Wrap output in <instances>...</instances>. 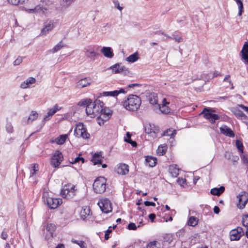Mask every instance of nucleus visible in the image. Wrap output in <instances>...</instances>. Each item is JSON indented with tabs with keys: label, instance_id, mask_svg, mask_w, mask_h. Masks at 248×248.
Listing matches in <instances>:
<instances>
[{
	"label": "nucleus",
	"instance_id": "obj_52",
	"mask_svg": "<svg viewBox=\"0 0 248 248\" xmlns=\"http://www.w3.org/2000/svg\"><path fill=\"white\" fill-rule=\"evenodd\" d=\"M6 131L9 133H12L13 132V127L12 125L11 124H10V123L7 124L6 126Z\"/></svg>",
	"mask_w": 248,
	"mask_h": 248
},
{
	"label": "nucleus",
	"instance_id": "obj_36",
	"mask_svg": "<svg viewBox=\"0 0 248 248\" xmlns=\"http://www.w3.org/2000/svg\"><path fill=\"white\" fill-rule=\"evenodd\" d=\"M71 242L74 244L78 245L80 248H86L87 245L85 242L81 240H77L74 239L71 240Z\"/></svg>",
	"mask_w": 248,
	"mask_h": 248
},
{
	"label": "nucleus",
	"instance_id": "obj_49",
	"mask_svg": "<svg viewBox=\"0 0 248 248\" xmlns=\"http://www.w3.org/2000/svg\"><path fill=\"white\" fill-rule=\"evenodd\" d=\"M80 161H81L82 163H83L84 162L85 160L83 157L78 156L76 157L74 160L70 161V163L71 164H75L79 162Z\"/></svg>",
	"mask_w": 248,
	"mask_h": 248
},
{
	"label": "nucleus",
	"instance_id": "obj_40",
	"mask_svg": "<svg viewBox=\"0 0 248 248\" xmlns=\"http://www.w3.org/2000/svg\"><path fill=\"white\" fill-rule=\"evenodd\" d=\"M85 55L88 58L94 59L96 56V53L94 51H89L87 49L85 51Z\"/></svg>",
	"mask_w": 248,
	"mask_h": 248
},
{
	"label": "nucleus",
	"instance_id": "obj_31",
	"mask_svg": "<svg viewBox=\"0 0 248 248\" xmlns=\"http://www.w3.org/2000/svg\"><path fill=\"white\" fill-rule=\"evenodd\" d=\"M64 46L65 45L63 44L62 41H61L50 50V52L53 53H55Z\"/></svg>",
	"mask_w": 248,
	"mask_h": 248
},
{
	"label": "nucleus",
	"instance_id": "obj_22",
	"mask_svg": "<svg viewBox=\"0 0 248 248\" xmlns=\"http://www.w3.org/2000/svg\"><path fill=\"white\" fill-rule=\"evenodd\" d=\"M225 190V187L223 186H220L219 188H213L211 189L210 193L211 194L213 195H216L219 196H220L223 192H224Z\"/></svg>",
	"mask_w": 248,
	"mask_h": 248
},
{
	"label": "nucleus",
	"instance_id": "obj_64",
	"mask_svg": "<svg viewBox=\"0 0 248 248\" xmlns=\"http://www.w3.org/2000/svg\"><path fill=\"white\" fill-rule=\"evenodd\" d=\"M155 214H150L149 215V218L151 220V221L152 222H154V219L155 218Z\"/></svg>",
	"mask_w": 248,
	"mask_h": 248
},
{
	"label": "nucleus",
	"instance_id": "obj_53",
	"mask_svg": "<svg viewBox=\"0 0 248 248\" xmlns=\"http://www.w3.org/2000/svg\"><path fill=\"white\" fill-rule=\"evenodd\" d=\"M97 117L105 122L108 120L110 118L108 117V115H104V114L102 113H100V114Z\"/></svg>",
	"mask_w": 248,
	"mask_h": 248
},
{
	"label": "nucleus",
	"instance_id": "obj_29",
	"mask_svg": "<svg viewBox=\"0 0 248 248\" xmlns=\"http://www.w3.org/2000/svg\"><path fill=\"white\" fill-rule=\"evenodd\" d=\"M148 100L150 103L153 105H157L159 106L157 104V96L156 94L153 93H151L148 97Z\"/></svg>",
	"mask_w": 248,
	"mask_h": 248
},
{
	"label": "nucleus",
	"instance_id": "obj_46",
	"mask_svg": "<svg viewBox=\"0 0 248 248\" xmlns=\"http://www.w3.org/2000/svg\"><path fill=\"white\" fill-rule=\"evenodd\" d=\"M27 0H8V2L13 5H16L18 4H23Z\"/></svg>",
	"mask_w": 248,
	"mask_h": 248
},
{
	"label": "nucleus",
	"instance_id": "obj_3",
	"mask_svg": "<svg viewBox=\"0 0 248 248\" xmlns=\"http://www.w3.org/2000/svg\"><path fill=\"white\" fill-rule=\"evenodd\" d=\"M107 180L104 177L100 176L97 178L93 184L94 191L98 194L104 193L106 189Z\"/></svg>",
	"mask_w": 248,
	"mask_h": 248
},
{
	"label": "nucleus",
	"instance_id": "obj_39",
	"mask_svg": "<svg viewBox=\"0 0 248 248\" xmlns=\"http://www.w3.org/2000/svg\"><path fill=\"white\" fill-rule=\"evenodd\" d=\"M103 96L115 97L118 95L117 90L110 92H104L102 93Z\"/></svg>",
	"mask_w": 248,
	"mask_h": 248
},
{
	"label": "nucleus",
	"instance_id": "obj_62",
	"mask_svg": "<svg viewBox=\"0 0 248 248\" xmlns=\"http://www.w3.org/2000/svg\"><path fill=\"white\" fill-rule=\"evenodd\" d=\"M227 81L229 84H232V80L230 79V75H226L223 80V81Z\"/></svg>",
	"mask_w": 248,
	"mask_h": 248
},
{
	"label": "nucleus",
	"instance_id": "obj_56",
	"mask_svg": "<svg viewBox=\"0 0 248 248\" xmlns=\"http://www.w3.org/2000/svg\"><path fill=\"white\" fill-rule=\"evenodd\" d=\"M23 59L22 57H18L14 62V65H19L22 62Z\"/></svg>",
	"mask_w": 248,
	"mask_h": 248
},
{
	"label": "nucleus",
	"instance_id": "obj_34",
	"mask_svg": "<svg viewBox=\"0 0 248 248\" xmlns=\"http://www.w3.org/2000/svg\"><path fill=\"white\" fill-rule=\"evenodd\" d=\"M92 102V101L91 99L86 98L81 100V101L78 102V105L79 106L86 107V108H87V107L88 106L89 104H90V103H91Z\"/></svg>",
	"mask_w": 248,
	"mask_h": 248
},
{
	"label": "nucleus",
	"instance_id": "obj_15",
	"mask_svg": "<svg viewBox=\"0 0 248 248\" xmlns=\"http://www.w3.org/2000/svg\"><path fill=\"white\" fill-rule=\"evenodd\" d=\"M61 109V107H59L57 104H55L53 108H49L47 114L44 117V121H46L48 120L57 111Z\"/></svg>",
	"mask_w": 248,
	"mask_h": 248
},
{
	"label": "nucleus",
	"instance_id": "obj_45",
	"mask_svg": "<svg viewBox=\"0 0 248 248\" xmlns=\"http://www.w3.org/2000/svg\"><path fill=\"white\" fill-rule=\"evenodd\" d=\"M238 7V16H242V13L244 12L243 3L242 1H239V4H237Z\"/></svg>",
	"mask_w": 248,
	"mask_h": 248
},
{
	"label": "nucleus",
	"instance_id": "obj_6",
	"mask_svg": "<svg viewBox=\"0 0 248 248\" xmlns=\"http://www.w3.org/2000/svg\"><path fill=\"white\" fill-rule=\"evenodd\" d=\"M74 134L78 137H82L85 139H88L90 137V134L87 132L83 124L80 123L76 125Z\"/></svg>",
	"mask_w": 248,
	"mask_h": 248
},
{
	"label": "nucleus",
	"instance_id": "obj_41",
	"mask_svg": "<svg viewBox=\"0 0 248 248\" xmlns=\"http://www.w3.org/2000/svg\"><path fill=\"white\" fill-rule=\"evenodd\" d=\"M159 109L161 112L164 114H168L170 112V108L167 105H162L159 106Z\"/></svg>",
	"mask_w": 248,
	"mask_h": 248
},
{
	"label": "nucleus",
	"instance_id": "obj_37",
	"mask_svg": "<svg viewBox=\"0 0 248 248\" xmlns=\"http://www.w3.org/2000/svg\"><path fill=\"white\" fill-rule=\"evenodd\" d=\"M167 147L166 146L160 145L157 149L156 152L158 155H163L165 154Z\"/></svg>",
	"mask_w": 248,
	"mask_h": 248
},
{
	"label": "nucleus",
	"instance_id": "obj_24",
	"mask_svg": "<svg viewBox=\"0 0 248 248\" xmlns=\"http://www.w3.org/2000/svg\"><path fill=\"white\" fill-rule=\"evenodd\" d=\"M35 81L36 80L34 78L30 77L21 84L20 87L23 89H26L29 87V84L35 83Z\"/></svg>",
	"mask_w": 248,
	"mask_h": 248
},
{
	"label": "nucleus",
	"instance_id": "obj_47",
	"mask_svg": "<svg viewBox=\"0 0 248 248\" xmlns=\"http://www.w3.org/2000/svg\"><path fill=\"white\" fill-rule=\"evenodd\" d=\"M100 113L104 114L105 115H108V117L110 118L111 115V111L108 108H102V110Z\"/></svg>",
	"mask_w": 248,
	"mask_h": 248
},
{
	"label": "nucleus",
	"instance_id": "obj_19",
	"mask_svg": "<svg viewBox=\"0 0 248 248\" xmlns=\"http://www.w3.org/2000/svg\"><path fill=\"white\" fill-rule=\"evenodd\" d=\"M100 51L107 58H112L114 56L113 50L110 47L104 46L102 48Z\"/></svg>",
	"mask_w": 248,
	"mask_h": 248
},
{
	"label": "nucleus",
	"instance_id": "obj_44",
	"mask_svg": "<svg viewBox=\"0 0 248 248\" xmlns=\"http://www.w3.org/2000/svg\"><path fill=\"white\" fill-rule=\"evenodd\" d=\"M242 161L244 164L248 167V155L246 154H242L240 155Z\"/></svg>",
	"mask_w": 248,
	"mask_h": 248
},
{
	"label": "nucleus",
	"instance_id": "obj_59",
	"mask_svg": "<svg viewBox=\"0 0 248 248\" xmlns=\"http://www.w3.org/2000/svg\"><path fill=\"white\" fill-rule=\"evenodd\" d=\"M231 160L233 162V164H235V163L237 162L239 160V157L237 155H232V156Z\"/></svg>",
	"mask_w": 248,
	"mask_h": 248
},
{
	"label": "nucleus",
	"instance_id": "obj_48",
	"mask_svg": "<svg viewBox=\"0 0 248 248\" xmlns=\"http://www.w3.org/2000/svg\"><path fill=\"white\" fill-rule=\"evenodd\" d=\"M243 225L248 229V215L244 216L242 220Z\"/></svg>",
	"mask_w": 248,
	"mask_h": 248
},
{
	"label": "nucleus",
	"instance_id": "obj_35",
	"mask_svg": "<svg viewBox=\"0 0 248 248\" xmlns=\"http://www.w3.org/2000/svg\"><path fill=\"white\" fill-rule=\"evenodd\" d=\"M198 222L197 218L194 216H191L189 217L187 224L189 226H196Z\"/></svg>",
	"mask_w": 248,
	"mask_h": 248
},
{
	"label": "nucleus",
	"instance_id": "obj_32",
	"mask_svg": "<svg viewBox=\"0 0 248 248\" xmlns=\"http://www.w3.org/2000/svg\"><path fill=\"white\" fill-rule=\"evenodd\" d=\"M139 59L138 53L135 52L126 58V60L129 62H134Z\"/></svg>",
	"mask_w": 248,
	"mask_h": 248
},
{
	"label": "nucleus",
	"instance_id": "obj_20",
	"mask_svg": "<svg viewBox=\"0 0 248 248\" xmlns=\"http://www.w3.org/2000/svg\"><path fill=\"white\" fill-rule=\"evenodd\" d=\"M54 27L53 22L50 21L42 29L41 33L44 35H46L49 31H52Z\"/></svg>",
	"mask_w": 248,
	"mask_h": 248
},
{
	"label": "nucleus",
	"instance_id": "obj_60",
	"mask_svg": "<svg viewBox=\"0 0 248 248\" xmlns=\"http://www.w3.org/2000/svg\"><path fill=\"white\" fill-rule=\"evenodd\" d=\"M225 157L228 160H231L232 156V154L230 152H226L224 155Z\"/></svg>",
	"mask_w": 248,
	"mask_h": 248
},
{
	"label": "nucleus",
	"instance_id": "obj_26",
	"mask_svg": "<svg viewBox=\"0 0 248 248\" xmlns=\"http://www.w3.org/2000/svg\"><path fill=\"white\" fill-rule=\"evenodd\" d=\"M90 209L89 207L85 206L81 209L80 212V215L81 217L84 219L90 215Z\"/></svg>",
	"mask_w": 248,
	"mask_h": 248
},
{
	"label": "nucleus",
	"instance_id": "obj_57",
	"mask_svg": "<svg viewBox=\"0 0 248 248\" xmlns=\"http://www.w3.org/2000/svg\"><path fill=\"white\" fill-rule=\"evenodd\" d=\"M112 232L111 227H109L108 229L106 231L105 234V238L106 240L108 239L109 238L108 235L110 233Z\"/></svg>",
	"mask_w": 248,
	"mask_h": 248
},
{
	"label": "nucleus",
	"instance_id": "obj_42",
	"mask_svg": "<svg viewBox=\"0 0 248 248\" xmlns=\"http://www.w3.org/2000/svg\"><path fill=\"white\" fill-rule=\"evenodd\" d=\"M170 171L173 177H176L179 174V169L174 168L173 166L170 167Z\"/></svg>",
	"mask_w": 248,
	"mask_h": 248
},
{
	"label": "nucleus",
	"instance_id": "obj_33",
	"mask_svg": "<svg viewBox=\"0 0 248 248\" xmlns=\"http://www.w3.org/2000/svg\"><path fill=\"white\" fill-rule=\"evenodd\" d=\"M67 138V136L66 135H60L55 140V142L58 144H62L65 141Z\"/></svg>",
	"mask_w": 248,
	"mask_h": 248
},
{
	"label": "nucleus",
	"instance_id": "obj_50",
	"mask_svg": "<svg viewBox=\"0 0 248 248\" xmlns=\"http://www.w3.org/2000/svg\"><path fill=\"white\" fill-rule=\"evenodd\" d=\"M146 248H158L157 246V242L156 241L150 242L147 245Z\"/></svg>",
	"mask_w": 248,
	"mask_h": 248
},
{
	"label": "nucleus",
	"instance_id": "obj_13",
	"mask_svg": "<svg viewBox=\"0 0 248 248\" xmlns=\"http://www.w3.org/2000/svg\"><path fill=\"white\" fill-rule=\"evenodd\" d=\"M115 171L118 174L125 175L129 172V166L125 164H119L115 168Z\"/></svg>",
	"mask_w": 248,
	"mask_h": 248
},
{
	"label": "nucleus",
	"instance_id": "obj_43",
	"mask_svg": "<svg viewBox=\"0 0 248 248\" xmlns=\"http://www.w3.org/2000/svg\"><path fill=\"white\" fill-rule=\"evenodd\" d=\"M236 146L239 152H241L242 154L243 153L244 147L242 142L239 140H236Z\"/></svg>",
	"mask_w": 248,
	"mask_h": 248
},
{
	"label": "nucleus",
	"instance_id": "obj_16",
	"mask_svg": "<svg viewBox=\"0 0 248 248\" xmlns=\"http://www.w3.org/2000/svg\"><path fill=\"white\" fill-rule=\"evenodd\" d=\"M241 58L246 63H248V42H246L240 52Z\"/></svg>",
	"mask_w": 248,
	"mask_h": 248
},
{
	"label": "nucleus",
	"instance_id": "obj_54",
	"mask_svg": "<svg viewBox=\"0 0 248 248\" xmlns=\"http://www.w3.org/2000/svg\"><path fill=\"white\" fill-rule=\"evenodd\" d=\"M124 141L126 142L130 143L133 147H135L137 145V143L135 141H133L130 139H125Z\"/></svg>",
	"mask_w": 248,
	"mask_h": 248
},
{
	"label": "nucleus",
	"instance_id": "obj_61",
	"mask_svg": "<svg viewBox=\"0 0 248 248\" xmlns=\"http://www.w3.org/2000/svg\"><path fill=\"white\" fill-rule=\"evenodd\" d=\"M144 203L145 205L146 206H155V203H154L153 202H150L149 201H145Z\"/></svg>",
	"mask_w": 248,
	"mask_h": 248
},
{
	"label": "nucleus",
	"instance_id": "obj_51",
	"mask_svg": "<svg viewBox=\"0 0 248 248\" xmlns=\"http://www.w3.org/2000/svg\"><path fill=\"white\" fill-rule=\"evenodd\" d=\"M172 39L174 40L177 42H181L183 41V38L181 36L177 35H173Z\"/></svg>",
	"mask_w": 248,
	"mask_h": 248
},
{
	"label": "nucleus",
	"instance_id": "obj_58",
	"mask_svg": "<svg viewBox=\"0 0 248 248\" xmlns=\"http://www.w3.org/2000/svg\"><path fill=\"white\" fill-rule=\"evenodd\" d=\"M128 229L131 230H135L137 229V226L134 223H130L128 225Z\"/></svg>",
	"mask_w": 248,
	"mask_h": 248
},
{
	"label": "nucleus",
	"instance_id": "obj_14",
	"mask_svg": "<svg viewBox=\"0 0 248 248\" xmlns=\"http://www.w3.org/2000/svg\"><path fill=\"white\" fill-rule=\"evenodd\" d=\"M239 105H238L236 107L232 108L231 111L238 119H247L248 117L238 108L239 107ZM240 108L241 107H240Z\"/></svg>",
	"mask_w": 248,
	"mask_h": 248
},
{
	"label": "nucleus",
	"instance_id": "obj_11",
	"mask_svg": "<svg viewBox=\"0 0 248 248\" xmlns=\"http://www.w3.org/2000/svg\"><path fill=\"white\" fill-rule=\"evenodd\" d=\"M108 69H111L112 72L115 74L123 73L126 74L129 73L128 69L120 63H116L110 66Z\"/></svg>",
	"mask_w": 248,
	"mask_h": 248
},
{
	"label": "nucleus",
	"instance_id": "obj_38",
	"mask_svg": "<svg viewBox=\"0 0 248 248\" xmlns=\"http://www.w3.org/2000/svg\"><path fill=\"white\" fill-rule=\"evenodd\" d=\"M46 231L49 232L51 235H52L53 232L55 231L56 230V226L55 224L53 223H49L48 224L46 228Z\"/></svg>",
	"mask_w": 248,
	"mask_h": 248
},
{
	"label": "nucleus",
	"instance_id": "obj_30",
	"mask_svg": "<svg viewBox=\"0 0 248 248\" xmlns=\"http://www.w3.org/2000/svg\"><path fill=\"white\" fill-rule=\"evenodd\" d=\"M30 177H33L39 170V165L37 164H33L31 165Z\"/></svg>",
	"mask_w": 248,
	"mask_h": 248
},
{
	"label": "nucleus",
	"instance_id": "obj_55",
	"mask_svg": "<svg viewBox=\"0 0 248 248\" xmlns=\"http://www.w3.org/2000/svg\"><path fill=\"white\" fill-rule=\"evenodd\" d=\"M113 2L115 6L120 11H122L123 9V7L120 6L119 2L118 0H113Z\"/></svg>",
	"mask_w": 248,
	"mask_h": 248
},
{
	"label": "nucleus",
	"instance_id": "obj_25",
	"mask_svg": "<svg viewBox=\"0 0 248 248\" xmlns=\"http://www.w3.org/2000/svg\"><path fill=\"white\" fill-rule=\"evenodd\" d=\"M176 134V131L175 130H172L171 129H168L165 131H164L162 134L161 136H170V139H172V140H174V137L175 135Z\"/></svg>",
	"mask_w": 248,
	"mask_h": 248
},
{
	"label": "nucleus",
	"instance_id": "obj_12",
	"mask_svg": "<svg viewBox=\"0 0 248 248\" xmlns=\"http://www.w3.org/2000/svg\"><path fill=\"white\" fill-rule=\"evenodd\" d=\"M46 202L48 206L50 209H56L59 205L62 203V200L61 199L53 198L48 197L46 199Z\"/></svg>",
	"mask_w": 248,
	"mask_h": 248
},
{
	"label": "nucleus",
	"instance_id": "obj_7",
	"mask_svg": "<svg viewBox=\"0 0 248 248\" xmlns=\"http://www.w3.org/2000/svg\"><path fill=\"white\" fill-rule=\"evenodd\" d=\"M100 209L104 213H108L112 211L111 203L108 199H102L98 202Z\"/></svg>",
	"mask_w": 248,
	"mask_h": 248
},
{
	"label": "nucleus",
	"instance_id": "obj_28",
	"mask_svg": "<svg viewBox=\"0 0 248 248\" xmlns=\"http://www.w3.org/2000/svg\"><path fill=\"white\" fill-rule=\"evenodd\" d=\"M38 117V113L35 111H31V114L29 116L27 123L28 124L31 123L32 121L36 120Z\"/></svg>",
	"mask_w": 248,
	"mask_h": 248
},
{
	"label": "nucleus",
	"instance_id": "obj_8",
	"mask_svg": "<svg viewBox=\"0 0 248 248\" xmlns=\"http://www.w3.org/2000/svg\"><path fill=\"white\" fill-rule=\"evenodd\" d=\"M63 160V155L60 151H56L52 156L50 164L54 167L59 166Z\"/></svg>",
	"mask_w": 248,
	"mask_h": 248
},
{
	"label": "nucleus",
	"instance_id": "obj_9",
	"mask_svg": "<svg viewBox=\"0 0 248 248\" xmlns=\"http://www.w3.org/2000/svg\"><path fill=\"white\" fill-rule=\"evenodd\" d=\"M145 132L153 138H155L156 134L159 132V129L158 126L151 124H147L145 126Z\"/></svg>",
	"mask_w": 248,
	"mask_h": 248
},
{
	"label": "nucleus",
	"instance_id": "obj_23",
	"mask_svg": "<svg viewBox=\"0 0 248 248\" xmlns=\"http://www.w3.org/2000/svg\"><path fill=\"white\" fill-rule=\"evenodd\" d=\"M230 239L231 241H237L242 236L239 234L238 231L232 230L230 232Z\"/></svg>",
	"mask_w": 248,
	"mask_h": 248
},
{
	"label": "nucleus",
	"instance_id": "obj_2",
	"mask_svg": "<svg viewBox=\"0 0 248 248\" xmlns=\"http://www.w3.org/2000/svg\"><path fill=\"white\" fill-rule=\"evenodd\" d=\"M103 103L99 100H96L93 103L89 104L87 108H86L87 115L91 118L98 116L102 110Z\"/></svg>",
	"mask_w": 248,
	"mask_h": 248
},
{
	"label": "nucleus",
	"instance_id": "obj_17",
	"mask_svg": "<svg viewBox=\"0 0 248 248\" xmlns=\"http://www.w3.org/2000/svg\"><path fill=\"white\" fill-rule=\"evenodd\" d=\"M91 79L90 78H85L79 80L77 83L76 87L78 88H82L90 85Z\"/></svg>",
	"mask_w": 248,
	"mask_h": 248
},
{
	"label": "nucleus",
	"instance_id": "obj_1",
	"mask_svg": "<svg viewBox=\"0 0 248 248\" xmlns=\"http://www.w3.org/2000/svg\"><path fill=\"white\" fill-rule=\"evenodd\" d=\"M141 104V99L137 95L129 94L124 102V107L130 111L138 110Z\"/></svg>",
	"mask_w": 248,
	"mask_h": 248
},
{
	"label": "nucleus",
	"instance_id": "obj_18",
	"mask_svg": "<svg viewBox=\"0 0 248 248\" xmlns=\"http://www.w3.org/2000/svg\"><path fill=\"white\" fill-rule=\"evenodd\" d=\"M220 131L222 134L228 136L229 137L233 138L234 137V133L232 129L226 125H223L220 127Z\"/></svg>",
	"mask_w": 248,
	"mask_h": 248
},
{
	"label": "nucleus",
	"instance_id": "obj_4",
	"mask_svg": "<svg viewBox=\"0 0 248 248\" xmlns=\"http://www.w3.org/2000/svg\"><path fill=\"white\" fill-rule=\"evenodd\" d=\"M75 188V186L71 184L65 185L61 190V196L68 199L72 198L76 195L77 190Z\"/></svg>",
	"mask_w": 248,
	"mask_h": 248
},
{
	"label": "nucleus",
	"instance_id": "obj_10",
	"mask_svg": "<svg viewBox=\"0 0 248 248\" xmlns=\"http://www.w3.org/2000/svg\"><path fill=\"white\" fill-rule=\"evenodd\" d=\"M238 200L237 206L240 209H243L248 201V194L245 191L241 192L237 196Z\"/></svg>",
	"mask_w": 248,
	"mask_h": 248
},
{
	"label": "nucleus",
	"instance_id": "obj_21",
	"mask_svg": "<svg viewBox=\"0 0 248 248\" xmlns=\"http://www.w3.org/2000/svg\"><path fill=\"white\" fill-rule=\"evenodd\" d=\"M101 155L102 154L100 152L94 154L91 160L92 162L93 163V165H95L102 163V160L100 158Z\"/></svg>",
	"mask_w": 248,
	"mask_h": 248
},
{
	"label": "nucleus",
	"instance_id": "obj_5",
	"mask_svg": "<svg viewBox=\"0 0 248 248\" xmlns=\"http://www.w3.org/2000/svg\"><path fill=\"white\" fill-rule=\"evenodd\" d=\"M215 110L212 108H204L201 114H203V117L209 120L212 124L215 122V121L219 118V116L217 114H214Z\"/></svg>",
	"mask_w": 248,
	"mask_h": 248
},
{
	"label": "nucleus",
	"instance_id": "obj_63",
	"mask_svg": "<svg viewBox=\"0 0 248 248\" xmlns=\"http://www.w3.org/2000/svg\"><path fill=\"white\" fill-rule=\"evenodd\" d=\"M97 123L99 125H102L104 124L105 121H103V120L100 119L97 117Z\"/></svg>",
	"mask_w": 248,
	"mask_h": 248
},
{
	"label": "nucleus",
	"instance_id": "obj_27",
	"mask_svg": "<svg viewBox=\"0 0 248 248\" xmlns=\"http://www.w3.org/2000/svg\"><path fill=\"white\" fill-rule=\"evenodd\" d=\"M145 160L146 165H148L149 167H153L155 166L156 163V159L152 156H147Z\"/></svg>",
	"mask_w": 248,
	"mask_h": 248
}]
</instances>
